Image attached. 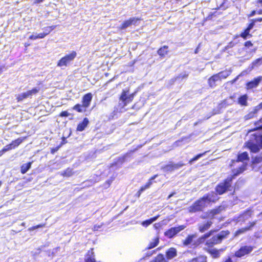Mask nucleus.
<instances>
[{"instance_id":"obj_17","label":"nucleus","mask_w":262,"mask_h":262,"mask_svg":"<svg viewBox=\"0 0 262 262\" xmlns=\"http://www.w3.org/2000/svg\"><path fill=\"white\" fill-rule=\"evenodd\" d=\"M224 250V249H213L209 248V249H206V251L211 255V256L213 258H217L220 256V252H223Z\"/></svg>"},{"instance_id":"obj_34","label":"nucleus","mask_w":262,"mask_h":262,"mask_svg":"<svg viewBox=\"0 0 262 262\" xmlns=\"http://www.w3.org/2000/svg\"><path fill=\"white\" fill-rule=\"evenodd\" d=\"M150 262H167V260L163 254L160 253Z\"/></svg>"},{"instance_id":"obj_21","label":"nucleus","mask_w":262,"mask_h":262,"mask_svg":"<svg viewBox=\"0 0 262 262\" xmlns=\"http://www.w3.org/2000/svg\"><path fill=\"white\" fill-rule=\"evenodd\" d=\"M84 262H96L93 248H91L86 252Z\"/></svg>"},{"instance_id":"obj_61","label":"nucleus","mask_w":262,"mask_h":262,"mask_svg":"<svg viewBox=\"0 0 262 262\" xmlns=\"http://www.w3.org/2000/svg\"><path fill=\"white\" fill-rule=\"evenodd\" d=\"M29 38L31 40H36L38 39L37 35H31L29 37Z\"/></svg>"},{"instance_id":"obj_16","label":"nucleus","mask_w":262,"mask_h":262,"mask_svg":"<svg viewBox=\"0 0 262 262\" xmlns=\"http://www.w3.org/2000/svg\"><path fill=\"white\" fill-rule=\"evenodd\" d=\"M184 165L182 162H179L177 164L169 163L164 166V168L167 171H173L176 169H179Z\"/></svg>"},{"instance_id":"obj_46","label":"nucleus","mask_w":262,"mask_h":262,"mask_svg":"<svg viewBox=\"0 0 262 262\" xmlns=\"http://www.w3.org/2000/svg\"><path fill=\"white\" fill-rule=\"evenodd\" d=\"M152 185V182L150 181H148L144 185L142 186L140 188L143 191L146 189L149 188Z\"/></svg>"},{"instance_id":"obj_45","label":"nucleus","mask_w":262,"mask_h":262,"mask_svg":"<svg viewBox=\"0 0 262 262\" xmlns=\"http://www.w3.org/2000/svg\"><path fill=\"white\" fill-rule=\"evenodd\" d=\"M46 226V223L38 224L37 225L33 226L32 227H30L28 229V230L30 231H33V230H35L36 229L39 228L45 227Z\"/></svg>"},{"instance_id":"obj_55","label":"nucleus","mask_w":262,"mask_h":262,"mask_svg":"<svg viewBox=\"0 0 262 262\" xmlns=\"http://www.w3.org/2000/svg\"><path fill=\"white\" fill-rule=\"evenodd\" d=\"M254 110L256 111L257 113L262 109V101L259 103L257 106H256L254 108Z\"/></svg>"},{"instance_id":"obj_64","label":"nucleus","mask_w":262,"mask_h":262,"mask_svg":"<svg viewBox=\"0 0 262 262\" xmlns=\"http://www.w3.org/2000/svg\"><path fill=\"white\" fill-rule=\"evenodd\" d=\"M238 79V76H237L235 78L230 81L229 82H230L231 84H233L235 82V81Z\"/></svg>"},{"instance_id":"obj_12","label":"nucleus","mask_w":262,"mask_h":262,"mask_svg":"<svg viewBox=\"0 0 262 262\" xmlns=\"http://www.w3.org/2000/svg\"><path fill=\"white\" fill-rule=\"evenodd\" d=\"M257 221L255 220L248 223V225L244 227L238 229L233 234V238H235L240 235L243 234L246 232L252 230L253 228L255 226Z\"/></svg>"},{"instance_id":"obj_38","label":"nucleus","mask_w":262,"mask_h":262,"mask_svg":"<svg viewBox=\"0 0 262 262\" xmlns=\"http://www.w3.org/2000/svg\"><path fill=\"white\" fill-rule=\"evenodd\" d=\"M39 88H33L31 90L27 91L26 93L27 94L28 97H31L33 95H35L37 94L39 92Z\"/></svg>"},{"instance_id":"obj_26","label":"nucleus","mask_w":262,"mask_h":262,"mask_svg":"<svg viewBox=\"0 0 262 262\" xmlns=\"http://www.w3.org/2000/svg\"><path fill=\"white\" fill-rule=\"evenodd\" d=\"M27 139V137H23L22 138H18L15 140H12L10 143L13 149L17 147L24 141Z\"/></svg>"},{"instance_id":"obj_6","label":"nucleus","mask_w":262,"mask_h":262,"mask_svg":"<svg viewBox=\"0 0 262 262\" xmlns=\"http://www.w3.org/2000/svg\"><path fill=\"white\" fill-rule=\"evenodd\" d=\"M136 94V92L129 94V89H123L119 97V99L122 102L123 106L124 107L132 102Z\"/></svg>"},{"instance_id":"obj_22","label":"nucleus","mask_w":262,"mask_h":262,"mask_svg":"<svg viewBox=\"0 0 262 262\" xmlns=\"http://www.w3.org/2000/svg\"><path fill=\"white\" fill-rule=\"evenodd\" d=\"M167 259H171L177 255V251L175 248L171 247L165 252Z\"/></svg>"},{"instance_id":"obj_48","label":"nucleus","mask_w":262,"mask_h":262,"mask_svg":"<svg viewBox=\"0 0 262 262\" xmlns=\"http://www.w3.org/2000/svg\"><path fill=\"white\" fill-rule=\"evenodd\" d=\"M255 23V22L253 19H251L246 28L249 30H251L254 27Z\"/></svg>"},{"instance_id":"obj_36","label":"nucleus","mask_w":262,"mask_h":262,"mask_svg":"<svg viewBox=\"0 0 262 262\" xmlns=\"http://www.w3.org/2000/svg\"><path fill=\"white\" fill-rule=\"evenodd\" d=\"M250 30L246 28L243 32H242L239 36L243 38L244 39H246L248 37H251L252 34L250 33Z\"/></svg>"},{"instance_id":"obj_53","label":"nucleus","mask_w":262,"mask_h":262,"mask_svg":"<svg viewBox=\"0 0 262 262\" xmlns=\"http://www.w3.org/2000/svg\"><path fill=\"white\" fill-rule=\"evenodd\" d=\"M151 222L149 219L145 220L142 222V225L145 227H147L151 224Z\"/></svg>"},{"instance_id":"obj_47","label":"nucleus","mask_w":262,"mask_h":262,"mask_svg":"<svg viewBox=\"0 0 262 262\" xmlns=\"http://www.w3.org/2000/svg\"><path fill=\"white\" fill-rule=\"evenodd\" d=\"M262 63V61L261 60L260 58H258L257 59H256L252 62V67L253 68L257 65H259Z\"/></svg>"},{"instance_id":"obj_24","label":"nucleus","mask_w":262,"mask_h":262,"mask_svg":"<svg viewBox=\"0 0 262 262\" xmlns=\"http://www.w3.org/2000/svg\"><path fill=\"white\" fill-rule=\"evenodd\" d=\"M249 160V157L248 152L247 151H244L237 155L236 162H243L244 161H248Z\"/></svg>"},{"instance_id":"obj_60","label":"nucleus","mask_w":262,"mask_h":262,"mask_svg":"<svg viewBox=\"0 0 262 262\" xmlns=\"http://www.w3.org/2000/svg\"><path fill=\"white\" fill-rule=\"evenodd\" d=\"M256 12L255 10H252L248 15V17H250L255 15Z\"/></svg>"},{"instance_id":"obj_58","label":"nucleus","mask_w":262,"mask_h":262,"mask_svg":"<svg viewBox=\"0 0 262 262\" xmlns=\"http://www.w3.org/2000/svg\"><path fill=\"white\" fill-rule=\"evenodd\" d=\"M178 80V78L177 77V76L174 77V78L171 79L170 80H169V83L170 84H173L174 83V82Z\"/></svg>"},{"instance_id":"obj_57","label":"nucleus","mask_w":262,"mask_h":262,"mask_svg":"<svg viewBox=\"0 0 262 262\" xmlns=\"http://www.w3.org/2000/svg\"><path fill=\"white\" fill-rule=\"evenodd\" d=\"M36 35L37 36L38 39V38H41H41H45L46 36V34L44 33L43 32V33H39V34H38Z\"/></svg>"},{"instance_id":"obj_43","label":"nucleus","mask_w":262,"mask_h":262,"mask_svg":"<svg viewBox=\"0 0 262 262\" xmlns=\"http://www.w3.org/2000/svg\"><path fill=\"white\" fill-rule=\"evenodd\" d=\"M55 28H56V26H49V27H45L44 28L45 32L43 33H45L46 35L47 36L48 34H49L50 33L52 30H53Z\"/></svg>"},{"instance_id":"obj_42","label":"nucleus","mask_w":262,"mask_h":262,"mask_svg":"<svg viewBox=\"0 0 262 262\" xmlns=\"http://www.w3.org/2000/svg\"><path fill=\"white\" fill-rule=\"evenodd\" d=\"M206 153V151H205L203 153L195 155V156H194L192 158H191L189 161V163L190 164H192L193 162L198 160L200 158L203 156Z\"/></svg>"},{"instance_id":"obj_8","label":"nucleus","mask_w":262,"mask_h":262,"mask_svg":"<svg viewBox=\"0 0 262 262\" xmlns=\"http://www.w3.org/2000/svg\"><path fill=\"white\" fill-rule=\"evenodd\" d=\"M205 207L206 205H204L199 198L188 208V211L191 213L201 212Z\"/></svg>"},{"instance_id":"obj_14","label":"nucleus","mask_w":262,"mask_h":262,"mask_svg":"<svg viewBox=\"0 0 262 262\" xmlns=\"http://www.w3.org/2000/svg\"><path fill=\"white\" fill-rule=\"evenodd\" d=\"M254 127L249 129L248 131V133L253 132L255 131L262 130V117L259 119L253 122Z\"/></svg>"},{"instance_id":"obj_30","label":"nucleus","mask_w":262,"mask_h":262,"mask_svg":"<svg viewBox=\"0 0 262 262\" xmlns=\"http://www.w3.org/2000/svg\"><path fill=\"white\" fill-rule=\"evenodd\" d=\"M248 96L246 94L241 96L238 98V103L242 106H247L248 105L247 103Z\"/></svg>"},{"instance_id":"obj_44","label":"nucleus","mask_w":262,"mask_h":262,"mask_svg":"<svg viewBox=\"0 0 262 262\" xmlns=\"http://www.w3.org/2000/svg\"><path fill=\"white\" fill-rule=\"evenodd\" d=\"M129 20L131 25H137V22L141 21L142 19L140 17H130Z\"/></svg>"},{"instance_id":"obj_10","label":"nucleus","mask_w":262,"mask_h":262,"mask_svg":"<svg viewBox=\"0 0 262 262\" xmlns=\"http://www.w3.org/2000/svg\"><path fill=\"white\" fill-rule=\"evenodd\" d=\"M186 227V226L185 225H181L177 227H171L167 229L164 232V235L169 238H172L180 231L183 230Z\"/></svg>"},{"instance_id":"obj_33","label":"nucleus","mask_w":262,"mask_h":262,"mask_svg":"<svg viewBox=\"0 0 262 262\" xmlns=\"http://www.w3.org/2000/svg\"><path fill=\"white\" fill-rule=\"evenodd\" d=\"M207 257L206 255H201L192 258L189 262H207Z\"/></svg>"},{"instance_id":"obj_37","label":"nucleus","mask_w":262,"mask_h":262,"mask_svg":"<svg viewBox=\"0 0 262 262\" xmlns=\"http://www.w3.org/2000/svg\"><path fill=\"white\" fill-rule=\"evenodd\" d=\"M159 243V239L156 237L153 239L152 242H150L147 247V249H151L156 247Z\"/></svg>"},{"instance_id":"obj_25","label":"nucleus","mask_w":262,"mask_h":262,"mask_svg":"<svg viewBox=\"0 0 262 262\" xmlns=\"http://www.w3.org/2000/svg\"><path fill=\"white\" fill-rule=\"evenodd\" d=\"M168 46L165 45L160 47L157 51L158 54L160 57H164L169 52Z\"/></svg>"},{"instance_id":"obj_18","label":"nucleus","mask_w":262,"mask_h":262,"mask_svg":"<svg viewBox=\"0 0 262 262\" xmlns=\"http://www.w3.org/2000/svg\"><path fill=\"white\" fill-rule=\"evenodd\" d=\"M89 124V120L88 118H84L81 122H80L76 127L77 132H82L88 126Z\"/></svg>"},{"instance_id":"obj_20","label":"nucleus","mask_w":262,"mask_h":262,"mask_svg":"<svg viewBox=\"0 0 262 262\" xmlns=\"http://www.w3.org/2000/svg\"><path fill=\"white\" fill-rule=\"evenodd\" d=\"M247 164H243L242 166L239 167L238 168L236 169V170L233 172V173L228 176L229 178H232V180L233 181L237 176L242 173L246 169Z\"/></svg>"},{"instance_id":"obj_27","label":"nucleus","mask_w":262,"mask_h":262,"mask_svg":"<svg viewBox=\"0 0 262 262\" xmlns=\"http://www.w3.org/2000/svg\"><path fill=\"white\" fill-rule=\"evenodd\" d=\"M214 230H211L199 237L198 242L200 244L205 243V241L212 234Z\"/></svg>"},{"instance_id":"obj_5","label":"nucleus","mask_w":262,"mask_h":262,"mask_svg":"<svg viewBox=\"0 0 262 262\" xmlns=\"http://www.w3.org/2000/svg\"><path fill=\"white\" fill-rule=\"evenodd\" d=\"M93 95L91 93L84 94L81 99L82 104H76L72 109L78 113H83L86 111V109L90 106L92 100Z\"/></svg>"},{"instance_id":"obj_63","label":"nucleus","mask_w":262,"mask_h":262,"mask_svg":"<svg viewBox=\"0 0 262 262\" xmlns=\"http://www.w3.org/2000/svg\"><path fill=\"white\" fill-rule=\"evenodd\" d=\"M158 176V175L157 174H155V175L152 176V177H151L148 179V181H150V182L152 183V180H154L155 179H156Z\"/></svg>"},{"instance_id":"obj_13","label":"nucleus","mask_w":262,"mask_h":262,"mask_svg":"<svg viewBox=\"0 0 262 262\" xmlns=\"http://www.w3.org/2000/svg\"><path fill=\"white\" fill-rule=\"evenodd\" d=\"M213 222L211 220H208L204 222L198 224V230L199 232L202 233L208 230L212 226Z\"/></svg>"},{"instance_id":"obj_62","label":"nucleus","mask_w":262,"mask_h":262,"mask_svg":"<svg viewBox=\"0 0 262 262\" xmlns=\"http://www.w3.org/2000/svg\"><path fill=\"white\" fill-rule=\"evenodd\" d=\"M208 217H210V215H208L207 212L206 213V215H201L200 216V218L203 220L206 219Z\"/></svg>"},{"instance_id":"obj_41","label":"nucleus","mask_w":262,"mask_h":262,"mask_svg":"<svg viewBox=\"0 0 262 262\" xmlns=\"http://www.w3.org/2000/svg\"><path fill=\"white\" fill-rule=\"evenodd\" d=\"M27 98H28L27 94L26 92H25V93H23L20 94H18L16 96V99L17 102H20Z\"/></svg>"},{"instance_id":"obj_15","label":"nucleus","mask_w":262,"mask_h":262,"mask_svg":"<svg viewBox=\"0 0 262 262\" xmlns=\"http://www.w3.org/2000/svg\"><path fill=\"white\" fill-rule=\"evenodd\" d=\"M261 80V77H258L254 78L252 80L249 81L246 83V89H252L257 87Z\"/></svg>"},{"instance_id":"obj_2","label":"nucleus","mask_w":262,"mask_h":262,"mask_svg":"<svg viewBox=\"0 0 262 262\" xmlns=\"http://www.w3.org/2000/svg\"><path fill=\"white\" fill-rule=\"evenodd\" d=\"M230 234V232L228 230H222L220 233L208 238L204 243L206 249L213 248L215 245L221 244L224 239L229 236Z\"/></svg>"},{"instance_id":"obj_49","label":"nucleus","mask_w":262,"mask_h":262,"mask_svg":"<svg viewBox=\"0 0 262 262\" xmlns=\"http://www.w3.org/2000/svg\"><path fill=\"white\" fill-rule=\"evenodd\" d=\"M63 144V143L61 142V143L57 146L51 148L50 151L52 154H54L55 152L57 151L60 147Z\"/></svg>"},{"instance_id":"obj_59","label":"nucleus","mask_w":262,"mask_h":262,"mask_svg":"<svg viewBox=\"0 0 262 262\" xmlns=\"http://www.w3.org/2000/svg\"><path fill=\"white\" fill-rule=\"evenodd\" d=\"M143 192V190H142L140 188L138 190V191H137V192L136 193V197L137 198H139L142 193V192Z\"/></svg>"},{"instance_id":"obj_4","label":"nucleus","mask_w":262,"mask_h":262,"mask_svg":"<svg viewBox=\"0 0 262 262\" xmlns=\"http://www.w3.org/2000/svg\"><path fill=\"white\" fill-rule=\"evenodd\" d=\"M232 181V178L227 177L219 183L215 187V193L217 195H221L227 191H232L233 188Z\"/></svg>"},{"instance_id":"obj_39","label":"nucleus","mask_w":262,"mask_h":262,"mask_svg":"<svg viewBox=\"0 0 262 262\" xmlns=\"http://www.w3.org/2000/svg\"><path fill=\"white\" fill-rule=\"evenodd\" d=\"M257 112L253 108V110L248 113L247 115L245 116V120H249L252 118H253L255 117L256 115L257 114Z\"/></svg>"},{"instance_id":"obj_32","label":"nucleus","mask_w":262,"mask_h":262,"mask_svg":"<svg viewBox=\"0 0 262 262\" xmlns=\"http://www.w3.org/2000/svg\"><path fill=\"white\" fill-rule=\"evenodd\" d=\"M136 150V149L133 150H130L127 153L124 154L121 157H120L118 158V162L120 163H123L126 161V158L129 156L131 154L133 153Z\"/></svg>"},{"instance_id":"obj_29","label":"nucleus","mask_w":262,"mask_h":262,"mask_svg":"<svg viewBox=\"0 0 262 262\" xmlns=\"http://www.w3.org/2000/svg\"><path fill=\"white\" fill-rule=\"evenodd\" d=\"M252 211L250 209H247L239 216V218H243L242 222H245L246 219H248L252 215Z\"/></svg>"},{"instance_id":"obj_50","label":"nucleus","mask_w":262,"mask_h":262,"mask_svg":"<svg viewBox=\"0 0 262 262\" xmlns=\"http://www.w3.org/2000/svg\"><path fill=\"white\" fill-rule=\"evenodd\" d=\"M69 116H70V113L67 111H62L58 115V116L60 117H66Z\"/></svg>"},{"instance_id":"obj_9","label":"nucleus","mask_w":262,"mask_h":262,"mask_svg":"<svg viewBox=\"0 0 262 262\" xmlns=\"http://www.w3.org/2000/svg\"><path fill=\"white\" fill-rule=\"evenodd\" d=\"M253 249L254 246H253L245 245L241 246L239 249L235 252L234 256L237 258H241L251 253Z\"/></svg>"},{"instance_id":"obj_19","label":"nucleus","mask_w":262,"mask_h":262,"mask_svg":"<svg viewBox=\"0 0 262 262\" xmlns=\"http://www.w3.org/2000/svg\"><path fill=\"white\" fill-rule=\"evenodd\" d=\"M222 210L223 207L219 206L213 209L208 210L207 211V214L208 215H210V220L213 219L216 215L220 214Z\"/></svg>"},{"instance_id":"obj_7","label":"nucleus","mask_w":262,"mask_h":262,"mask_svg":"<svg viewBox=\"0 0 262 262\" xmlns=\"http://www.w3.org/2000/svg\"><path fill=\"white\" fill-rule=\"evenodd\" d=\"M77 53L75 51H72L70 53L66 54L61 58L57 62V66L59 67H67L76 57Z\"/></svg>"},{"instance_id":"obj_51","label":"nucleus","mask_w":262,"mask_h":262,"mask_svg":"<svg viewBox=\"0 0 262 262\" xmlns=\"http://www.w3.org/2000/svg\"><path fill=\"white\" fill-rule=\"evenodd\" d=\"M3 149V151H5V152L7 151L13 149L10 143L6 145Z\"/></svg>"},{"instance_id":"obj_23","label":"nucleus","mask_w":262,"mask_h":262,"mask_svg":"<svg viewBox=\"0 0 262 262\" xmlns=\"http://www.w3.org/2000/svg\"><path fill=\"white\" fill-rule=\"evenodd\" d=\"M261 163H262V156L260 155H256L252 158L250 164L252 168L254 169L257 165Z\"/></svg>"},{"instance_id":"obj_56","label":"nucleus","mask_w":262,"mask_h":262,"mask_svg":"<svg viewBox=\"0 0 262 262\" xmlns=\"http://www.w3.org/2000/svg\"><path fill=\"white\" fill-rule=\"evenodd\" d=\"M255 3L256 7L262 6V0H256Z\"/></svg>"},{"instance_id":"obj_54","label":"nucleus","mask_w":262,"mask_h":262,"mask_svg":"<svg viewBox=\"0 0 262 262\" xmlns=\"http://www.w3.org/2000/svg\"><path fill=\"white\" fill-rule=\"evenodd\" d=\"M188 76V74L185 73L183 75L180 74L178 76H177V77L178 78V80H179V79H183L184 78H187Z\"/></svg>"},{"instance_id":"obj_31","label":"nucleus","mask_w":262,"mask_h":262,"mask_svg":"<svg viewBox=\"0 0 262 262\" xmlns=\"http://www.w3.org/2000/svg\"><path fill=\"white\" fill-rule=\"evenodd\" d=\"M33 162H29L27 163L24 164L20 166V172L22 174L26 173L31 168Z\"/></svg>"},{"instance_id":"obj_28","label":"nucleus","mask_w":262,"mask_h":262,"mask_svg":"<svg viewBox=\"0 0 262 262\" xmlns=\"http://www.w3.org/2000/svg\"><path fill=\"white\" fill-rule=\"evenodd\" d=\"M196 237L195 234H189L185 239L183 241L182 244L184 246H188L190 245L193 241V239Z\"/></svg>"},{"instance_id":"obj_1","label":"nucleus","mask_w":262,"mask_h":262,"mask_svg":"<svg viewBox=\"0 0 262 262\" xmlns=\"http://www.w3.org/2000/svg\"><path fill=\"white\" fill-rule=\"evenodd\" d=\"M252 139L246 141L244 145L251 153L258 152L262 149V134L256 133L251 134Z\"/></svg>"},{"instance_id":"obj_52","label":"nucleus","mask_w":262,"mask_h":262,"mask_svg":"<svg viewBox=\"0 0 262 262\" xmlns=\"http://www.w3.org/2000/svg\"><path fill=\"white\" fill-rule=\"evenodd\" d=\"M253 46V43L250 40L246 41L244 42V46L246 48H250Z\"/></svg>"},{"instance_id":"obj_3","label":"nucleus","mask_w":262,"mask_h":262,"mask_svg":"<svg viewBox=\"0 0 262 262\" xmlns=\"http://www.w3.org/2000/svg\"><path fill=\"white\" fill-rule=\"evenodd\" d=\"M230 70H225L211 76L207 80V84L210 88L213 89L217 86V81L226 79L230 74Z\"/></svg>"},{"instance_id":"obj_11","label":"nucleus","mask_w":262,"mask_h":262,"mask_svg":"<svg viewBox=\"0 0 262 262\" xmlns=\"http://www.w3.org/2000/svg\"><path fill=\"white\" fill-rule=\"evenodd\" d=\"M200 199L204 205H206V203H215L219 200V198L217 197L215 191H211L210 193L204 194L202 197L200 198Z\"/></svg>"},{"instance_id":"obj_40","label":"nucleus","mask_w":262,"mask_h":262,"mask_svg":"<svg viewBox=\"0 0 262 262\" xmlns=\"http://www.w3.org/2000/svg\"><path fill=\"white\" fill-rule=\"evenodd\" d=\"M130 26H131L130 22L129 21V19H128L127 20L124 21L121 24V25L119 27V29L120 30H124V29H126V28L129 27Z\"/></svg>"},{"instance_id":"obj_35","label":"nucleus","mask_w":262,"mask_h":262,"mask_svg":"<svg viewBox=\"0 0 262 262\" xmlns=\"http://www.w3.org/2000/svg\"><path fill=\"white\" fill-rule=\"evenodd\" d=\"M73 174L74 172L73 169L70 167H68L62 172L60 175L63 177H70L73 176Z\"/></svg>"}]
</instances>
